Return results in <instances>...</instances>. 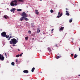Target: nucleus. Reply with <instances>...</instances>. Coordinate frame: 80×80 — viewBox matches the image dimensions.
<instances>
[{"label": "nucleus", "mask_w": 80, "mask_h": 80, "mask_svg": "<svg viewBox=\"0 0 80 80\" xmlns=\"http://www.w3.org/2000/svg\"><path fill=\"white\" fill-rule=\"evenodd\" d=\"M17 42V40L16 39L14 38L11 39V41L10 42V44H16Z\"/></svg>", "instance_id": "nucleus-1"}, {"label": "nucleus", "mask_w": 80, "mask_h": 80, "mask_svg": "<svg viewBox=\"0 0 80 80\" xmlns=\"http://www.w3.org/2000/svg\"><path fill=\"white\" fill-rule=\"evenodd\" d=\"M17 1H12L10 3V5L11 7H13L17 5Z\"/></svg>", "instance_id": "nucleus-2"}, {"label": "nucleus", "mask_w": 80, "mask_h": 80, "mask_svg": "<svg viewBox=\"0 0 80 80\" xmlns=\"http://www.w3.org/2000/svg\"><path fill=\"white\" fill-rule=\"evenodd\" d=\"M22 16V17L26 18L27 17V14L25 12H23L21 14Z\"/></svg>", "instance_id": "nucleus-3"}, {"label": "nucleus", "mask_w": 80, "mask_h": 80, "mask_svg": "<svg viewBox=\"0 0 80 80\" xmlns=\"http://www.w3.org/2000/svg\"><path fill=\"white\" fill-rule=\"evenodd\" d=\"M4 60V57L3 55L0 54V60L3 61Z\"/></svg>", "instance_id": "nucleus-4"}, {"label": "nucleus", "mask_w": 80, "mask_h": 80, "mask_svg": "<svg viewBox=\"0 0 80 80\" xmlns=\"http://www.w3.org/2000/svg\"><path fill=\"white\" fill-rule=\"evenodd\" d=\"M6 35H7V34L5 32H4L1 33V35L3 37H5Z\"/></svg>", "instance_id": "nucleus-5"}, {"label": "nucleus", "mask_w": 80, "mask_h": 80, "mask_svg": "<svg viewBox=\"0 0 80 80\" xmlns=\"http://www.w3.org/2000/svg\"><path fill=\"white\" fill-rule=\"evenodd\" d=\"M15 8H12V9H11L10 10L11 12H13V13H15Z\"/></svg>", "instance_id": "nucleus-6"}, {"label": "nucleus", "mask_w": 80, "mask_h": 80, "mask_svg": "<svg viewBox=\"0 0 80 80\" xmlns=\"http://www.w3.org/2000/svg\"><path fill=\"white\" fill-rule=\"evenodd\" d=\"M23 72L24 73H28V71L25 70L23 71Z\"/></svg>", "instance_id": "nucleus-7"}, {"label": "nucleus", "mask_w": 80, "mask_h": 80, "mask_svg": "<svg viewBox=\"0 0 80 80\" xmlns=\"http://www.w3.org/2000/svg\"><path fill=\"white\" fill-rule=\"evenodd\" d=\"M35 13H36V14H37V15H38L39 13V12H38V10L37 9L35 10Z\"/></svg>", "instance_id": "nucleus-8"}, {"label": "nucleus", "mask_w": 80, "mask_h": 80, "mask_svg": "<svg viewBox=\"0 0 80 80\" xmlns=\"http://www.w3.org/2000/svg\"><path fill=\"white\" fill-rule=\"evenodd\" d=\"M40 32V29L39 28H38L37 29V33H38Z\"/></svg>", "instance_id": "nucleus-9"}, {"label": "nucleus", "mask_w": 80, "mask_h": 80, "mask_svg": "<svg viewBox=\"0 0 80 80\" xmlns=\"http://www.w3.org/2000/svg\"><path fill=\"white\" fill-rule=\"evenodd\" d=\"M23 18H25L24 17H22L21 18H20V20L21 21H23V20H24V19H23Z\"/></svg>", "instance_id": "nucleus-10"}, {"label": "nucleus", "mask_w": 80, "mask_h": 80, "mask_svg": "<svg viewBox=\"0 0 80 80\" xmlns=\"http://www.w3.org/2000/svg\"><path fill=\"white\" fill-rule=\"evenodd\" d=\"M24 19L25 20H26V21H28V20H29V19H28L27 18H24Z\"/></svg>", "instance_id": "nucleus-11"}, {"label": "nucleus", "mask_w": 80, "mask_h": 80, "mask_svg": "<svg viewBox=\"0 0 80 80\" xmlns=\"http://www.w3.org/2000/svg\"><path fill=\"white\" fill-rule=\"evenodd\" d=\"M48 49L49 52H52V50H51V49L50 48H48Z\"/></svg>", "instance_id": "nucleus-12"}, {"label": "nucleus", "mask_w": 80, "mask_h": 80, "mask_svg": "<svg viewBox=\"0 0 80 80\" xmlns=\"http://www.w3.org/2000/svg\"><path fill=\"white\" fill-rule=\"evenodd\" d=\"M63 29H64V27H61L60 28V30H63Z\"/></svg>", "instance_id": "nucleus-13"}, {"label": "nucleus", "mask_w": 80, "mask_h": 80, "mask_svg": "<svg viewBox=\"0 0 80 80\" xmlns=\"http://www.w3.org/2000/svg\"><path fill=\"white\" fill-rule=\"evenodd\" d=\"M34 70H35V68H33L31 70L32 72H33Z\"/></svg>", "instance_id": "nucleus-14"}, {"label": "nucleus", "mask_w": 80, "mask_h": 80, "mask_svg": "<svg viewBox=\"0 0 80 80\" xmlns=\"http://www.w3.org/2000/svg\"><path fill=\"white\" fill-rule=\"evenodd\" d=\"M58 15L59 16H58H58L57 17L58 18H60V12H58Z\"/></svg>", "instance_id": "nucleus-15"}, {"label": "nucleus", "mask_w": 80, "mask_h": 80, "mask_svg": "<svg viewBox=\"0 0 80 80\" xmlns=\"http://www.w3.org/2000/svg\"><path fill=\"white\" fill-rule=\"evenodd\" d=\"M66 15H67V16H69V15H70V14H69V13L68 12H66Z\"/></svg>", "instance_id": "nucleus-16"}, {"label": "nucleus", "mask_w": 80, "mask_h": 80, "mask_svg": "<svg viewBox=\"0 0 80 80\" xmlns=\"http://www.w3.org/2000/svg\"><path fill=\"white\" fill-rule=\"evenodd\" d=\"M4 18H5V19H7V18H8V16H7L6 15H4Z\"/></svg>", "instance_id": "nucleus-17"}, {"label": "nucleus", "mask_w": 80, "mask_h": 80, "mask_svg": "<svg viewBox=\"0 0 80 80\" xmlns=\"http://www.w3.org/2000/svg\"><path fill=\"white\" fill-rule=\"evenodd\" d=\"M5 37L6 38H9V35H7V34L6 35Z\"/></svg>", "instance_id": "nucleus-18"}, {"label": "nucleus", "mask_w": 80, "mask_h": 80, "mask_svg": "<svg viewBox=\"0 0 80 80\" xmlns=\"http://www.w3.org/2000/svg\"><path fill=\"white\" fill-rule=\"evenodd\" d=\"M25 39L26 40H28V37H25Z\"/></svg>", "instance_id": "nucleus-19"}, {"label": "nucleus", "mask_w": 80, "mask_h": 80, "mask_svg": "<svg viewBox=\"0 0 80 80\" xmlns=\"http://www.w3.org/2000/svg\"><path fill=\"white\" fill-rule=\"evenodd\" d=\"M72 18H71V19H70L69 20V22L70 23H71V22H72Z\"/></svg>", "instance_id": "nucleus-20"}, {"label": "nucleus", "mask_w": 80, "mask_h": 80, "mask_svg": "<svg viewBox=\"0 0 80 80\" xmlns=\"http://www.w3.org/2000/svg\"><path fill=\"white\" fill-rule=\"evenodd\" d=\"M17 11H18V12H20V11H22V9H17Z\"/></svg>", "instance_id": "nucleus-21"}, {"label": "nucleus", "mask_w": 80, "mask_h": 80, "mask_svg": "<svg viewBox=\"0 0 80 80\" xmlns=\"http://www.w3.org/2000/svg\"><path fill=\"white\" fill-rule=\"evenodd\" d=\"M57 57H56V59H58V58H59L60 57V56H57Z\"/></svg>", "instance_id": "nucleus-22"}, {"label": "nucleus", "mask_w": 80, "mask_h": 80, "mask_svg": "<svg viewBox=\"0 0 80 80\" xmlns=\"http://www.w3.org/2000/svg\"><path fill=\"white\" fill-rule=\"evenodd\" d=\"M11 38H13V37H12V36H10L9 38L8 39V40H10V39Z\"/></svg>", "instance_id": "nucleus-23"}, {"label": "nucleus", "mask_w": 80, "mask_h": 80, "mask_svg": "<svg viewBox=\"0 0 80 80\" xmlns=\"http://www.w3.org/2000/svg\"><path fill=\"white\" fill-rule=\"evenodd\" d=\"M78 56H77V54H75V55H74V58H76V57H77Z\"/></svg>", "instance_id": "nucleus-24"}, {"label": "nucleus", "mask_w": 80, "mask_h": 80, "mask_svg": "<svg viewBox=\"0 0 80 80\" xmlns=\"http://www.w3.org/2000/svg\"><path fill=\"white\" fill-rule=\"evenodd\" d=\"M11 64L12 65H13V66H14V62H12L11 63Z\"/></svg>", "instance_id": "nucleus-25"}, {"label": "nucleus", "mask_w": 80, "mask_h": 80, "mask_svg": "<svg viewBox=\"0 0 80 80\" xmlns=\"http://www.w3.org/2000/svg\"><path fill=\"white\" fill-rule=\"evenodd\" d=\"M28 33H29V34H31V31H28Z\"/></svg>", "instance_id": "nucleus-26"}, {"label": "nucleus", "mask_w": 80, "mask_h": 80, "mask_svg": "<svg viewBox=\"0 0 80 80\" xmlns=\"http://www.w3.org/2000/svg\"><path fill=\"white\" fill-rule=\"evenodd\" d=\"M50 12H51V13H53V10L51 9V10H50Z\"/></svg>", "instance_id": "nucleus-27"}, {"label": "nucleus", "mask_w": 80, "mask_h": 80, "mask_svg": "<svg viewBox=\"0 0 80 80\" xmlns=\"http://www.w3.org/2000/svg\"><path fill=\"white\" fill-rule=\"evenodd\" d=\"M20 56V55L19 54H18L16 56V57H18Z\"/></svg>", "instance_id": "nucleus-28"}, {"label": "nucleus", "mask_w": 80, "mask_h": 80, "mask_svg": "<svg viewBox=\"0 0 80 80\" xmlns=\"http://www.w3.org/2000/svg\"><path fill=\"white\" fill-rule=\"evenodd\" d=\"M22 54H23V53H22L21 54L19 55L20 57H22Z\"/></svg>", "instance_id": "nucleus-29"}, {"label": "nucleus", "mask_w": 80, "mask_h": 80, "mask_svg": "<svg viewBox=\"0 0 80 80\" xmlns=\"http://www.w3.org/2000/svg\"><path fill=\"white\" fill-rule=\"evenodd\" d=\"M62 15H63V13H62V12H61L60 13V17L62 16Z\"/></svg>", "instance_id": "nucleus-30"}, {"label": "nucleus", "mask_w": 80, "mask_h": 80, "mask_svg": "<svg viewBox=\"0 0 80 80\" xmlns=\"http://www.w3.org/2000/svg\"><path fill=\"white\" fill-rule=\"evenodd\" d=\"M31 35H32V36H35V33L32 34Z\"/></svg>", "instance_id": "nucleus-31"}, {"label": "nucleus", "mask_w": 80, "mask_h": 80, "mask_svg": "<svg viewBox=\"0 0 80 80\" xmlns=\"http://www.w3.org/2000/svg\"><path fill=\"white\" fill-rule=\"evenodd\" d=\"M16 62H17H17H18V60H17V59H16Z\"/></svg>", "instance_id": "nucleus-32"}, {"label": "nucleus", "mask_w": 80, "mask_h": 80, "mask_svg": "<svg viewBox=\"0 0 80 80\" xmlns=\"http://www.w3.org/2000/svg\"><path fill=\"white\" fill-rule=\"evenodd\" d=\"M12 46L13 47H15V44H13L12 45Z\"/></svg>", "instance_id": "nucleus-33"}, {"label": "nucleus", "mask_w": 80, "mask_h": 80, "mask_svg": "<svg viewBox=\"0 0 80 80\" xmlns=\"http://www.w3.org/2000/svg\"><path fill=\"white\" fill-rule=\"evenodd\" d=\"M66 10H68V8H66Z\"/></svg>", "instance_id": "nucleus-34"}, {"label": "nucleus", "mask_w": 80, "mask_h": 80, "mask_svg": "<svg viewBox=\"0 0 80 80\" xmlns=\"http://www.w3.org/2000/svg\"><path fill=\"white\" fill-rule=\"evenodd\" d=\"M53 30H54V29H52L51 30V31H52V32H53Z\"/></svg>", "instance_id": "nucleus-35"}, {"label": "nucleus", "mask_w": 80, "mask_h": 80, "mask_svg": "<svg viewBox=\"0 0 80 80\" xmlns=\"http://www.w3.org/2000/svg\"><path fill=\"white\" fill-rule=\"evenodd\" d=\"M5 56H7V54L5 52Z\"/></svg>", "instance_id": "nucleus-36"}, {"label": "nucleus", "mask_w": 80, "mask_h": 80, "mask_svg": "<svg viewBox=\"0 0 80 80\" xmlns=\"http://www.w3.org/2000/svg\"><path fill=\"white\" fill-rule=\"evenodd\" d=\"M73 54H71V56H73Z\"/></svg>", "instance_id": "nucleus-37"}, {"label": "nucleus", "mask_w": 80, "mask_h": 80, "mask_svg": "<svg viewBox=\"0 0 80 80\" xmlns=\"http://www.w3.org/2000/svg\"><path fill=\"white\" fill-rule=\"evenodd\" d=\"M18 51H20V49H18Z\"/></svg>", "instance_id": "nucleus-38"}, {"label": "nucleus", "mask_w": 80, "mask_h": 80, "mask_svg": "<svg viewBox=\"0 0 80 80\" xmlns=\"http://www.w3.org/2000/svg\"><path fill=\"white\" fill-rule=\"evenodd\" d=\"M68 12V11H66V12Z\"/></svg>", "instance_id": "nucleus-39"}, {"label": "nucleus", "mask_w": 80, "mask_h": 80, "mask_svg": "<svg viewBox=\"0 0 80 80\" xmlns=\"http://www.w3.org/2000/svg\"><path fill=\"white\" fill-rule=\"evenodd\" d=\"M78 76L79 77H80V75H78Z\"/></svg>", "instance_id": "nucleus-40"}, {"label": "nucleus", "mask_w": 80, "mask_h": 80, "mask_svg": "<svg viewBox=\"0 0 80 80\" xmlns=\"http://www.w3.org/2000/svg\"><path fill=\"white\" fill-rule=\"evenodd\" d=\"M72 40H73V38H72Z\"/></svg>", "instance_id": "nucleus-41"}, {"label": "nucleus", "mask_w": 80, "mask_h": 80, "mask_svg": "<svg viewBox=\"0 0 80 80\" xmlns=\"http://www.w3.org/2000/svg\"><path fill=\"white\" fill-rule=\"evenodd\" d=\"M59 30L60 31V28L59 29Z\"/></svg>", "instance_id": "nucleus-42"}, {"label": "nucleus", "mask_w": 80, "mask_h": 80, "mask_svg": "<svg viewBox=\"0 0 80 80\" xmlns=\"http://www.w3.org/2000/svg\"><path fill=\"white\" fill-rule=\"evenodd\" d=\"M34 38H33L32 40H34Z\"/></svg>", "instance_id": "nucleus-43"}, {"label": "nucleus", "mask_w": 80, "mask_h": 80, "mask_svg": "<svg viewBox=\"0 0 80 80\" xmlns=\"http://www.w3.org/2000/svg\"><path fill=\"white\" fill-rule=\"evenodd\" d=\"M40 1H42V0H40Z\"/></svg>", "instance_id": "nucleus-44"}, {"label": "nucleus", "mask_w": 80, "mask_h": 80, "mask_svg": "<svg viewBox=\"0 0 80 80\" xmlns=\"http://www.w3.org/2000/svg\"><path fill=\"white\" fill-rule=\"evenodd\" d=\"M56 45V46L57 47V45Z\"/></svg>", "instance_id": "nucleus-45"}, {"label": "nucleus", "mask_w": 80, "mask_h": 80, "mask_svg": "<svg viewBox=\"0 0 80 80\" xmlns=\"http://www.w3.org/2000/svg\"><path fill=\"white\" fill-rule=\"evenodd\" d=\"M52 33H53V32H52Z\"/></svg>", "instance_id": "nucleus-46"}]
</instances>
